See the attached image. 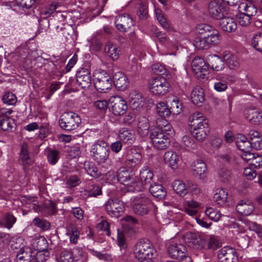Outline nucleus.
Segmentation results:
<instances>
[{
    "instance_id": "obj_1",
    "label": "nucleus",
    "mask_w": 262,
    "mask_h": 262,
    "mask_svg": "<svg viewBox=\"0 0 262 262\" xmlns=\"http://www.w3.org/2000/svg\"><path fill=\"white\" fill-rule=\"evenodd\" d=\"M134 254L138 262H152V259L157 256V251L152 244L145 239L136 243Z\"/></svg>"
},
{
    "instance_id": "obj_2",
    "label": "nucleus",
    "mask_w": 262,
    "mask_h": 262,
    "mask_svg": "<svg viewBox=\"0 0 262 262\" xmlns=\"http://www.w3.org/2000/svg\"><path fill=\"white\" fill-rule=\"evenodd\" d=\"M117 179L120 183L127 186L129 191H139L141 190V186L142 184L138 181V179L135 176L133 171L120 168L118 172Z\"/></svg>"
},
{
    "instance_id": "obj_3",
    "label": "nucleus",
    "mask_w": 262,
    "mask_h": 262,
    "mask_svg": "<svg viewBox=\"0 0 262 262\" xmlns=\"http://www.w3.org/2000/svg\"><path fill=\"white\" fill-rule=\"evenodd\" d=\"M153 206L150 195L142 193L136 196L132 203V210L137 215L144 216L148 214Z\"/></svg>"
},
{
    "instance_id": "obj_4",
    "label": "nucleus",
    "mask_w": 262,
    "mask_h": 262,
    "mask_svg": "<svg viewBox=\"0 0 262 262\" xmlns=\"http://www.w3.org/2000/svg\"><path fill=\"white\" fill-rule=\"evenodd\" d=\"M197 30L200 34L205 35L210 48L220 43L222 38L221 33L213 27L202 24L198 25Z\"/></svg>"
},
{
    "instance_id": "obj_5",
    "label": "nucleus",
    "mask_w": 262,
    "mask_h": 262,
    "mask_svg": "<svg viewBox=\"0 0 262 262\" xmlns=\"http://www.w3.org/2000/svg\"><path fill=\"white\" fill-rule=\"evenodd\" d=\"M94 83L96 90L100 93H106L112 88V78L105 71H97L94 74Z\"/></svg>"
},
{
    "instance_id": "obj_6",
    "label": "nucleus",
    "mask_w": 262,
    "mask_h": 262,
    "mask_svg": "<svg viewBox=\"0 0 262 262\" xmlns=\"http://www.w3.org/2000/svg\"><path fill=\"white\" fill-rule=\"evenodd\" d=\"M148 88L152 94L160 96L169 92L170 84L163 77L152 78L148 81Z\"/></svg>"
},
{
    "instance_id": "obj_7",
    "label": "nucleus",
    "mask_w": 262,
    "mask_h": 262,
    "mask_svg": "<svg viewBox=\"0 0 262 262\" xmlns=\"http://www.w3.org/2000/svg\"><path fill=\"white\" fill-rule=\"evenodd\" d=\"M94 159L98 163H104L108 159L110 150L107 143L104 141H97L91 150Z\"/></svg>"
},
{
    "instance_id": "obj_8",
    "label": "nucleus",
    "mask_w": 262,
    "mask_h": 262,
    "mask_svg": "<svg viewBox=\"0 0 262 262\" xmlns=\"http://www.w3.org/2000/svg\"><path fill=\"white\" fill-rule=\"evenodd\" d=\"M169 135L159 130H153L150 135L154 147L158 150H164L170 145V139Z\"/></svg>"
},
{
    "instance_id": "obj_9",
    "label": "nucleus",
    "mask_w": 262,
    "mask_h": 262,
    "mask_svg": "<svg viewBox=\"0 0 262 262\" xmlns=\"http://www.w3.org/2000/svg\"><path fill=\"white\" fill-rule=\"evenodd\" d=\"M209 15L215 19H221L228 15V7L219 1H213L208 6Z\"/></svg>"
},
{
    "instance_id": "obj_10",
    "label": "nucleus",
    "mask_w": 262,
    "mask_h": 262,
    "mask_svg": "<svg viewBox=\"0 0 262 262\" xmlns=\"http://www.w3.org/2000/svg\"><path fill=\"white\" fill-rule=\"evenodd\" d=\"M104 207L109 215L116 217L121 215L124 208L123 202L117 198L108 199L105 203Z\"/></svg>"
},
{
    "instance_id": "obj_11",
    "label": "nucleus",
    "mask_w": 262,
    "mask_h": 262,
    "mask_svg": "<svg viewBox=\"0 0 262 262\" xmlns=\"http://www.w3.org/2000/svg\"><path fill=\"white\" fill-rule=\"evenodd\" d=\"M238 9L239 14L237 15V18L239 25L248 26L251 23V16L255 15L257 10L252 6L248 7L247 5H242Z\"/></svg>"
},
{
    "instance_id": "obj_12",
    "label": "nucleus",
    "mask_w": 262,
    "mask_h": 262,
    "mask_svg": "<svg viewBox=\"0 0 262 262\" xmlns=\"http://www.w3.org/2000/svg\"><path fill=\"white\" fill-rule=\"evenodd\" d=\"M109 102L113 115H124L128 110L126 101L121 96L116 95L111 97Z\"/></svg>"
},
{
    "instance_id": "obj_13",
    "label": "nucleus",
    "mask_w": 262,
    "mask_h": 262,
    "mask_svg": "<svg viewBox=\"0 0 262 262\" xmlns=\"http://www.w3.org/2000/svg\"><path fill=\"white\" fill-rule=\"evenodd\" d=\"M184 241L188 246L196 249H203L205 247V239L195 233L188 232L184 237Z\"/></svg>"
},
{
    "instance_id": "obj_14",
    "label": "nucleus",
    "mask_w": 262,
    "mask_h": 262,
    "mask_svg": "<svg viewBox=\"0 0 262 262\" xmlns=\"http://www.w3.org/2000/svg\"><path fill=\"white\" fill-rule=\"evenodd\" d=\"M142 155L135 148H130L126 152L124 165L128 168H133L138 166L142 161Z\"/></svg>"
},
{
    "instance_id": "obj_15",
    "label": "nucleus",
    "mask_w": 262,
    "mask_h": 262,
    "mask_svg": "<svg viewBox=\"0 0 262 262\" xmlns=\"http://www.w3.org/2000/svg\"><path fill=\"white\" fill-rule=\"evenodd\" d=\"M115 23L117 29L122 32L128 31L134 25L133 19L128 14H122L117 16Z\"/></svg>"
},
{
    "instance_id": "obj_16",
    "label": "nucleus",
    "mask_w": 262,
    "mask_h": 262,
    "mask_svg": "<svg viewBox=\"0 0 262 262\" xmlns=\"http://www.w3.org/2000/svg\"><path fill=\"white\" fill-rule=\"evenodd\" d=\"M167 252L170 257L178 259L187 254V248L182 244L171 242L167 247Z\"/></svg>"
},
{
    "instance_id": "obj_17",
    "label": "nucleus",
    "mask_w": 262,
    "mask_h": 262,
    "mask_svg": "<svg viewBox=\"0 0 262 262\" xmlns=\"http://www.w3.org/2000/svg\"><path fill=\"white\" fill-rule=\"evenodd\" d=\"M220 262H237V256L235 249L225 247L218 253Z\"/></svg>"
},
{
    "instance_id": "obj_18",
    "label": "nucleus",
    "mask_w": 262,
    "mask_h": 262,
    "mask_svg": "<svg viewBox=\"0 0 262 262\" xmlns=\"http://www.w3.org/2000/svg\"><path fill=\"white\" fill-rule=\"evenodd\" d=\"M192 69L198 77L204 78L208 74V67L204 59L199 57L194 58L191 63Z\"/></svg>"
},
{
    "instance_id": "obj_19",
    "label": "nucleus",
    "mask_w": 262,
    "mask_h": 262,
    "mask_svg": "<svg viewBox=\"0 0 262 262\" xmlns=\"http://www.w3.org/2000/svg\"><path fill=\"white\" fill-rule=\"evenodd\" d=\"M80 122V116H66L59 121L60 127L67 130L75 129Z\"/></svg>"
},
{
    "instance_id": "obj_20",
    "label": "nucleus",
    "mask_w": 262,
    "mask_h": 262,
    "mask_svg": "<svg viewBox=\"0 0 262 262\" xmlns=\"http://www.w3.org/2000/svg\"><path fill=\"white\" fill-rule=\"evenodd\" d=\"M236 211L242 215L247 216L251 214L254 210L253 203L249 200H239L236 205Z\"/></svg>"
},
{
    "instance_id": "obj_21",
    "label": "nucleus",
    "mask_w": 262,
    "mask_h": 262,
    "mask_svg": "<svg viewBox=\"0 0 262 262\" xmlns=\"http://www.w3.org/2000/svg\"><path fill=\"white\" fill-rule=\"evenodd\" d=\"M34 251L29 247L21 248L16 256V262H33Z\"/></svg>"
},
{
    "instance_id": "obj_22",
    "label": "nucleus",
    "mask_w": 262,
    "mask_h": 262,
    "mask_svg": "<svg viewBox=\"0 0 262 262\" xmlns=\"http://www.w3.org/2000/svg\"><path fill=\"white\" fill-rule=\"evenodd\" d=\"M29 146L26 143H22L19 154V161L25 169L31 165L33 161L29 154Z\"/></svg>"
},
{
    "instance_id": "obj_23",
    "label": "nucleus",
    "mask_w": 262,
    "mask_h": 262,
    "mask_svg": "<svg viewBox=\"0 0 262 262\" xmlns=\"http://www.w3.org/2000/svg\"><path fill=\"white\" fill-rule=\"evenodd\" d=\"M129 101L130 107L136 111H139L144 103L141 94L136 91H133L130 93Z\"/></svg>"
},
{
    "instance_id": "obj_24",
    "label": "nucleus",
    "mask_w": 262,
    "mask_h": 262,
    "mask_svg": "<svg viewBox=\"0 0 262 262\" xmlns=\"http://www.w3.org/2000/svg\"><path fill=\"white\" fill-rule=\"evenodd\" d=\"M115 86L120 91H124L128 87L129 81L126 76L121 72H117L113 76Z\"/></svg>"
},
{
    "instance_id": "obj_25",
    "label": "nucleus",
    "mask_w": 262,
    "mask_h": 262,
    "mask_svg": "<svg viewBox=\"0 0 262 262\" xmlns=\"http://www.w3.org/2000/svg\"><path fill=\"white\" fill-rule=\"evenodd\" d=\"M220 26L224 31L228 33L234 32L237 28V24L234 19L228 15L221 19Z\"/></svg>"
},
{
    "instance_id": "obj_26",
    "label": "nucleus",
    "mask_w": 262,
    "mask_h": 262,
    "mask_svg": "<svg viewBox=\"0 0 262 262\" xmlns=\"http://www.w3.org/2000/svg\"><path fill=\"white\" fill-rule=\"evenodd\" d=\"M156 123L158 128L155 130L165 132L169 135H173L174 131L172 126L169 123L164 116H159L156 119Z\"/></svg>"
},
{
    "instance_id": "obj_27",
    "label": "nucleus",
    "mask_w": 262,
    "mask_h": 262,
    "mask_svg": "<svg viewBox=\"0 0 262 262\" xmlns=\"http://www.w3.org/2000/svg\"><path fill=\"white\" fill-rule=\"evenodd\" d=\"M193 174L200 179H203L207 170L206 164L201 160L195 161L191 166Z\"/></svg>"
},
{
    "instance_id": "obj_28",
    "label": "nucleus",
    "mask_w": 262,
    "mask_h": 262,
    "mask_svg": "<svg viewBox=\"0 0 262 262\" xmlns=\"http://www.w3.org/2000/svg\"><path fill=\"white\" fill-rule=\"evenodd\" d=\"M137 125V133L141 137H145L148 134L149 123L145 116H139Z\"/></svg>"
},
{
    "instance_id": "obj_29",
    "label": "nucleus",
    "mask_w": 262,
    "mask_h": 262,
    "mask_svg": "<svg viewBox=\"0 0 262 262\" xmlns=\"http://www.w3.org/2000/svg\"><path fill=\"white\" fill-rule=\"evenodd\" d=\"M164 162L168 164L171 169H176L178 168L179 157L177 154L171 150L166 151L163 156Z\"/></svg>"
},
{
    "instance_id": "obj_30",
    "label": "nucleus",
    "mask_w": 262,
    "mask_h": 262,
    "mask_svg": "<svg viewBox=\"0 0 262 262\" xmlns=\"http://www.w3.org/2000/svg\"><path fill=\"white\" fill-rule=\"evenodd\" d=\"M190 125L193 129L201 127L208 128V121L205 116H191L189 118Z\"/></svg>"
},
{
    "instance_id": "obj_31",
    "label": "nucleus",
    "mask_w": 262,
    "mask_h": 262,
    "mask_svg": "<svg viewBox=\"0 0 262 262\" xmlns=\"http://www.w3.org/2000/svg\"><path fill=\"white\" fill-rule=\"evenodd\" d=\"M208 64L214 71H220L224 68V62L222 59L216 55H210L208 56Z\"/></svg>"
},
{
    "instance_id": "obj_32",
    "label": "nucleus",
    "mask_w": 262,
    "mask_h": 262,
    "mask_svg": "<svg viewBox=\"0 0 262 262\" xmlns=\"http://www.w3.org/2000/svg\"><path fill=\"white\" fill-rule=\"evenodd\" d=\"M118 136L121 141L129 144H133L136 140L134 132L126 128H122L120 129Z\"/></svg>"
},
{
    "instance_id": "obj_33",
    "label": "nucleus",
    "mask_w": 262,
    "mask_h": 262,
    "mask_svg": "<svg viewBox=\"0 0 262 262\" xmlns=\"http://www.w3.org/2000/svg\"><path fill=\"white\" fill-rule=\"evenodd\" d=\"M17 221L16 217L11 212L4 214L0 220V227L11 229Z\"/></svg>"
},
{
    "instance_id": "obj_34",
    "label": "nucleus",
    "mask_w": 262,
    "mask_h": 262,
    "mask_svg": "<svg viewBox=\"0 0 262 262\" xmlns=\"http://www.w3.org/2000/svg\"><path fill=\"white\" fill-rule=\"evenodd\" d=\"M149 191L153 196L160 200L164 199L166 195L165 188L160 184H151L149 187Z\"/></svg>"
},
{
    "instance_id": "obj_35",
    "label": "nucleus",
    "mask_w": 262,
    "mask_h": 262,
    "mask_svg": "<svg viewBox=\"0 0 262 262\" xmlns=\"http://www.w3.org/2000/svg\"><path fill=\"white\" fill-rule=\"evenodd\" d=\"M191 99L195 105L202 103L205 100L203 90L199 86L195 87L191 92Z\"/></svg>"
},
{
    "instance_id": "obj_36",
    "label": "nucleus",
    "mask_w": 262,
    "mask_h": 262,
    "mask_svg": "<svg viewBox=\"0 0 262 262\" xmlns=\"http://www.w3.org/2000/svg\"><path fill=\"white\" fill-rule=\"evenodd\" d=\"M66 235L69 237L71 243L76 244L79 238L80 231L78 227L69 225L66 227Z\"/></svg>"
},
{
    "instance_id": "obj_37",
    "label": "nucleus",
    "mask_w": 262,
    "mask_h": 262,
    "mask_svg": "<svg viewBox=\"0 0 262 262\" xmlns=\"http://www.w3.org/2000/svg\"><path fill=\"white\" fill-rule=\"evenodd\" d=\"M32 245L34 248L38 251H48V243L47 239L43 236H40L37 238L33 239Z\"/></svg>"
},
{
    "instance_id": "obj_38",
    "label": "nucleus",
    "mask_w": 262,
    "mask_h": 262,
    "mask_svg": "<svg viewBox=\"0 0 262 262\" xmlns=\"http://www.w3.org/2000/svg\"><path fill=\"white\" fill-rule=\"evenodd\" d=\"M105 51L113 60L118 59L120 54V49L116 46L110 42L106 44L105 47Z\"/></svg>"
},
{
    "instance_id": "obj_39",
    "label": "nucleus",
    "mask_w": 262,
    "mask_h": 262,
    "mask_svg": "<svg viewBox=\"0 0 262 262\" xmlns=\"http://www.w3.org/2000/svg\"><path fill=\"white\" fill-rule=\"evenodd\" d=\"M228 192L225 189H220L214 194L213 199L215 202L220 206L224 205L227 200Z\"/></svg>"
},
{
    "instance_id": "obj_40",
    "label": "nucleus",
    "mask_w": 262,
    "mask_h": 262,
    "mask_svg": "<svg viewBox=\"0 0 262 262\" xmlns=\"http://www.w3.org/2000/svg\"><path fill=\"white\" fill-rule=\"evenodd\" d=\"M184 107L182 103L177 97L172 101L171 106L170 107V115H179L184 112Z\"/></svg>"
},
{
    "instance_id": "obj_41",
    "label": "nucleus",
    "mask_w": 262,
    "mask_h": 262,
    "mask_svg": "<svg viewBox=\"0 0 262 262\" xmlns=\"http://www.w3.org/2000/svg\"><path fill=\"white\" fill-rule=\"evenodd\" d=\"M83 167L87 173L93 177H99L100 173L95 164L90 161H85L83 164Z\"/></svg>"
},
{
    "instance_id": "obj_42",
    "label": "nucleus",
    "mask_w": 262,
    "mask_h": 262,
    "mask_svg": "<svg viewBox=\"0 0 262 262\" xmlns=\"http://www.w3.org/2000/svg\"><path fill=\"white\" fill-rule=\"evenodd\" d=\"M155 12L156 18L161 26L165 30L168 29L170 27V24L167 20L162 11L159 8H155Z\"/></svg>"
},
{
    "instance_id": "obj_43",
    "label": "nucleus",
    "mask_w": 262,
    "mask_h": 262,
    "mask_svg": "<svg viewBox=\"0 0 262 262\" xmlns=\"http://www.w3.org/2000/svg\"><path fill=\"white\" fill-rule=\"evenodd\" d=\"M13 120L8 116H0V127L5 131L8 130L13 127Z\"/></svg>"
},
{
    "instance_id": "obj_44",
    "label": "nucleus",
    "mask_w": 262,
    "mask_h": 262,
    "mask_svg": "<svg viewBox=\"0 0 262 262\" xmlns=\"http://www.w3.org/2000/svg\"><path fill=\"white\" fill-rule=\"evenodd\" d=\"M173 190L180 195L184 196L187 194V185L180 180H175L172 185Z\"/></svg>"
},
{
    "instance_id": "obj_45",
    "label": "nucleus",
    "mask_w": 262,
    "mask_h": 262,
    "mask_svg": "<svg viewBox=\"0 0 262 262\" xmlns=\"http://www.w3.org/2000/svg\"><path fill=\"white\" fill-rule=\"evenodd\" d=\"M202 37H196L193 40L194 46L199 50H207L210 48L205 35Z\"/></svg>"
},
{
    "instance_id": "obj_46",
    "label": "nucleus",
    "mask_w": 262,
    "mask_h": 262,
    "mask_svg": "<svg viewBox=\"0 0 262 262\" xmlns=\"http://www.w3.org/2000/svg\"><path fill=\"white\" fill-rule=\"evenodd\" d=\"M153 173L147 167H144L140 171V178L142 181L145 184L149 183L153 178Z\"/></svg>"
},
{
    "instance_id": "obj_47",
    "label": "nucleus",
    "mask_w": 262,
    "mask_h": 262,
    "mask_svg": "<svg viewBox=\"0 0 262 262\" xmlns=\"http://www.w3.org/2000/svg\"><path fill=\"white\" fill-rule=\"evenodd\" d=\"M225 58L226 64L230 69H237L239 67V62L236 56L228 54Z\"/></svg>"
},
{
    "instance_id": "obj_48",
    "label": "nucleus",
    "mask_w": 262,
    "mask_h": 262,
    "mask_svg": "<svg viewBox=\"0 0 262 262\" xmlns=\"http://www.w3.org/2000/svg\"><path fill=\"white\" fill-rule=\"evenodd\" d=\"M208 132V128L201 127L193 129L194 137L198 141L202 142L206 138Z\"/></svg>"
},
{
    "instance_id": "obj_49",
    "label": "nucleus",
    "mask_w": 262,
    "mask_h": 262,
    "mask_svg": "<svg viewBox=\"0 0 262 262\" xmlns=\"http://www.w3.org/2000/svg\"><path fill=\"white\" fill-rule=\"evenodd\" d=\"M201 192L199 186L191 180L187 181V193L189 192L192 195H198Z\"/></svg>"
},
{
    "instance_id": "obj_50",
    "label": "nucleus",
    "mask_w": 262,
    "mask_h": 262,
    "mask_svg": "<svg viewBox=\"0 0 262 262\" xmlns=\"http://www.w3.org/2000/svg\"><path fill=\"white\" fill-rule=\"evenodd\" d=\"M205 214L210 220L215 222L218 221L221 217L220 212L212 207L207 208L205 210Z\"/></svg>"
},
{
    "instance_id": "obj_51",
    "label": "nucleus",
    "mask_w": 262,
    "mask_h": 262,
    "mask_svg": "<svg viewBox=\"0 0 262 262\" xmlns=\"http://www.w3.org/2000/svg\"><path fill=\"white\" fill-rule=\"evenodd\" d=\"M56 29L57 33H59L61 36H62L67 39H68L69 37L71 36L72 34L74 33V30L69 26L66 27L64 26L59 27L57 26Z\"/></svg>"
},
{
    "instance_id": "obj_52",
    "label": "nucleus",
    "mask_w": 262,
    "mask_h": 262,
    "mask_svg": "<svg viewBox=\"0 0 262 262\" xmlns=\"http://www.w3.org/2000/svg\"><path fill=\"white\" fill-rule=\"evenodd\" d=\"M251 43L255 49L262 53V33L255 34L252 37Z\"/></svg>"
},
{
    "instance_id": "obj_53",
    "label": "nucleus",
    "mask_w": 262,
    "mask_h": 262,
    "mask_svg": "<svg viewBox=\"0 0 262 262\" xmlns=\"http://www.w3.org/2000/svg\"><path fill=\"white\" fill-rule=\"evenodd\" d=\"M50 257V253L48 251H37L34 254L33 262H45Z\"/></svg>"
},
{
    "instance_id": "obj_54",
    "label": "nucleus",
    "mask_w": 262,
    "mask_h": 262,
    "mask_svg": "<svg viewBox=\"0 0 262 262\" xmlns=\"http://www.w3.org/2000/svg\"><path fill=\"white\" fill-rule=\"evenodd\" d=\"M58 5L56 3H52L47 6L40 12L41 15L45 18L50 17L54 12Z\"/></svg>"
},
{
    "instance_id": "obj_55",
    "label": "nucleus",
    "mask_w": 262,
    "mask_h": 262,
    "mask_svg": "<svg viewBox=\"0 0 262 262\" xmlns=\"http://www.w3.org/2000/svg\"><path fill=\"white\" fill-rule=\"evenodd\" d=\"M182 143L187 148L189 149H195L197 147V144L192 138L189 136L185 135L182 138Z\"/></svg>"
},
{
    "instance_id": "obj_56",
    "label": "nucleus",
    "mask_w": 262,
    "mask_h": 262,
    "mask_svg": "<svg viewBox=\"0 0 262 262\" xmlns=\"http://www.w3.org/2000/svg\"><path fill=\"white\" fill-rule=\"evenodd\" d=\"M33 222L35 226L40 228L43 230H48L50 227V223L43 219L36 217L33 220Z\"/></svg>"
},
{
    "instance_id": "obj_57",
    "label": "nucleus",
    "mask_w": 262,
    "mask_h": 262,
    "mask_svg": "<svg viewBox=\"0 0 262 262\" xmlns=\"http://www.w3.org/2000/svg\"><path fill=\"white\" fill-rule=\"evenodd\" d=\"M77 82L82 89H86L91 84V76H83L77 78Z\"/></svg>"
},
{
    "instance_id": "obj_58",
    "label": "nucleus",
    "mask_w": 262,
    "mask_h": 262,
    "mask_svg": "<svg viewBox=\"0 0 262 262\" xmlns=\"http://www.w3.org/2000/svg\"><path fill=\"white\" fill-rule=\"evenodd\" d=\"M3 102L8 105H14L17 101L16 97L11 92L6 93L2 98Z\"/></svg>"
},
{
    "instance_id": "obj_59",
    "label": "nucleus",
    "mask_w": 262,
    "mask_h": 262,
    "mask_svg": "<svg viewBox=\"0 0 262 262\" xmlns=\"http://www.w3.org/2000/svg\"><path fill=\"white\" fill-rule=\"evenodd\" d=\"M156 111L159 115H170V107L164 102H159L157 104Z\"/></svg>"
},
{
    "instance_id": "obj_60",
    "label": "nucleus",
    "mask_w": 262,
    "mask_h": 262,
    "mask_svg": "<svg viewBox=\"0 0 262 262\" xmlns=\"http://www.w3.org/2000/svg\"><path fill=\"white\" fill-rule=\"evenodd\" d=\"M220 246L218 239L214 236H211L208 241L205 240V247L204 249H215Z\"/></svg>"
},
{
    "instance_id": "obj_61",
    "label": "nucleus",
    "mask_w": 262,
    "mask_h": 262,
    "mask_svg": "<svg viewBox=\"0 0 262 262\" xmlns=\"http://www.w3.org/2000/svg\"><path fill=\"white\" fill-rule=\"evenodd\" d=\"M60 152L57 150H50L49 151L47 155V158L49 162L52 164H55L59 158Z\"/></svg>"
},
{
    "instance_id": "obj_62",
    "label": "nucleus",
    "mask_w": 262,
    "mask_h": 262,
    "mask_svg": "<svg viewBox=\"0 0 262 262\" xmlns=\"http://www.w3.org/2000/svg\"><path fill=\"white\" fill-rule=\"evenodd\" d=\"M102 194V190L100 186L97 184H92L90 186L89 196L96 197Z\"/></svg>"
},
{
    "instance_id": "obj_63",
    "label": "nucleus",
    "mask_w": 262,
    "mask_h": 262,
    "mask_svg": "<svg viewBox=\"0 0 262 262\" xmlns=\"http://www.w3.org/2000/svg\"><path fill=\"white\" fill-rule=\"evenodd\" d=\"M148 14L147 5L144 2H141L138 7V15L141 19H145Z\"/></svg>"
},
{
    "instance_id": "obj_64",
    "label": "nucleus",
    "mask_w": 262,
    "mask_h": 262,
    "mask_svg": "<svg viewBox=\"0 0 262 262\" xmlns=\"http://www.w3.org/2000/svg\"><path fill=\"white\" fill-rule=\"evenodd\" d=\"M218 174L220 181L223 183L227 182L230 179V172L226 169H221Z\"/></svg>"
}]
</instances>
